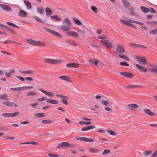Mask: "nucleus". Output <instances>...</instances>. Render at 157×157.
Segmentation results:
<instances>
[{
    "label": "nucleus",
    "mask_w": 157,
    "mask_h": 157,
    "mask_svg": "<svg viewBox=\"0 0 157 157\" xmlns=\"http://www.w3.org/2000/svg\"><path fill=\"white\" fill-rule=\"evenodd\" d=\"M125 51L124 49V46L122 44H118L116 48V51L117 52L120 53L119 55V57L122 59H129L128 57L124 55L121 54Z\"/></svg>",
    "instance_id": "1"
},
{
    "label": "nucleus",
    "mask_w": 157,
    "mask_h": 157,
    "mask_svg": "<svg viewBox=\"0 0 157 157\" xmlns=\"http://www.w3.org/2000/svg\"><path fill=\"white\" fill-rule=\"evenodd\" d=\"M62 23L66 24V26L63 25L60 26L61 29L64 31H68L71 29L70 26L71 25V22L68 18H65L63 21Z\"/></svg>",
    "instance_id": "2"
},
{
    "label": "nucleus",
    "mask_w": 157,
    "mask_h": 157,
    "mask_svg": "<svg viewBox=\"0 0 157 157\" xmlns=\"http://www.w3.org/2000/svg\"><path fill=\"white\" fill-rule=\"evenodd\" d=\"M26 41L28 43L34 46H44L45 45V44L42 42L35 41L30 39H27Z\"/></svg>",
    "instance_id": "3"
},
{
    "label": "nucleus",
    "mask_w": 157,
    "mask_h": 157,
    "mask_svg": "<svg viewBox=\"0 0 157 157\" xmlns=\"http://www.w3.org/2000/svg\"><path fill=\"white\" fill-rule=\"evenodd\" d=\"M57 97L62 98L60 100V101L63 104L67 105L68 104V102L67 100L68 99V98L67 96L64 95L62 94H57L56 95Z\"/></svg>",
    "instance_id": "4"
},
{
    "label": "nucleus",
    "mask_w": 157,
    "mask_h": 157,
    "mask_svg": "<svg viewBox=\"0 0 157 157\" xmlns=\"http://www.w3.org/2000/svg\"><path fill=\"white\" fill-rule=\"evenodd\" d=\"M44 62L49 64H57L62 62V59H45Z\"/></svg>",
    "instance_id": "5"
},
{
    "label": "nucleus",
    "mask_w": 157,
    "mask_h": 157,
    "mask_svg": "<svg viewBox=\"0 0 157 157\" xmlns=\"http://www.w3.org/2000/svg\"><path fill=\"white\" fill-rule=\"evenodd\" d=\"M43 27L48 32L53 34V35L57 37H59V38H62V35L59 33L57 32L54 31L52 30L51 29H48L47 28L45 27Z\"/></svg>",
    "instance_id": "6"
},
{
    "label": "nucleus",
    "mask_w": 157,
    "mask_h": 157,
    "mask_svg": "<svg viewBox=\"0 0 157 157\" xmlns=\"http://www.w3.org/2000/svg\"><path fill=\"white\" fill-rule=\"evenodd\" d=\"M19 114L18 112H15L14 113H5L2 114V116L4 117H14L17 116Z\"/></svg>",
    "instance_id": "7"
},
{
    "label": "nucleus",
    "mask_w": 157,
    "mask_h": 157,
    "mask_svg": "<svg viewBox=\"0 0 157 157\" xmlns=\"http://www.w3.org/2000/svg\"><path fill=\"white\" fill-rule=\"evenodd\" d=\"M101 42L103 44L106 48L109 49H111L113 47L112 43L109 40H103L101 41Z\"/></svg>",
    "instance_id": "8"
},
{
    "label": "nucleus",
    "mask_w": 157,
    "mask_h": 157,
    "mask_svg": "<svg viewBox=\"0 0 157 157\" xmlns=\"http://www.w3.org/2000/svg\"><path fill=\"white\" fill-rule=\"evenodd\" d=\"M69 145V143L67 142H62L58 145L57 148L58 149L65 148Z\"/></svg>",
    "instance_id": "9"
},
{
    "label": "nucleus",
    "mask_w": 157,
    "mask_h": 157,
    "mask_svg": "<svg viewBox=\"0 0 157 157\" xmlns=\"http://www.w3.org/2000/svg\"><path fill=\"white\" fill-rule=\"evenodd\" d=\"M66 36H71L74 38H77L78 37V34L75 31H70L67 33Z\"/></svg>",
    "instance_id": "10"
},
{
    "label": "nucleus",
    "mask_w": 157,
    "mask_h": 157,
    "mask_svg": "<svg viewBox=\"0 0 157 157\" xmlns=\"http://www.w3.org/2000/svg\"><path fill=\"white\" fill-rule=\"evenodd\" d=\"M120 74L125 77L132 78L134 77V75L132 73L129 72H122L120 73Z\"/></svg>",
    "instance_id": "11"
},
{
    "label": "nucleus",
    "mask_w": 157,
    "mask_h": 157,
    "mask_svg": "<svg viewBox=\"0 0 157 157\" xmlns=\"http://www.w3.org/2000/svg\"><path fill=\"white\" fill-rule=\"evenodd\" d=\"M0 26L2 27L3 28H6L7 30L9 32H10L11 33L14 34H16L17 33V32L13 30L11 28L6 25H4L2 24H0Z\"/></svg>",
    "instance_id": "12"
},
{
    "label": "nucleus",
    "mask_w": 157,
    "mask_h": 157,
    "mask_svg": "<svg viewBox=\"0 0 157 157\" xmlns=\"http://www.w3.org/2000/svg\"><path fill=\"white\" fill-rule=\"evenodd\" d=\"M127 106L128 107V109L131 111L134 110L135 109L134 108L139 107V106L137 105L134 103L128 104Z\"/></svg>",
    "instance_id": "13"
},
{
    "label": "nucleus",
    "mask_w": 157,
    "mask_h": 157,
    "mask_svg": "<svg viewBox=\"0 0 157 157\" xmlns=\"http://www.w3.org/2000/svg\"><path fill=\"white\" fill-rule=\"evenodd\" d=\"M38 90L41 91L42 93L45 94L46 95L50 97H52L55 96L53 92L46 91L41 89H39Z\"/></svg>",
    "instance_id": "14"
},
{
    "label": "nucleus",
    "mask_w": 157,
    "mask_h": 157,
    "mask_svg": "<svg viewBox=\"0 0 157 157\" xmlns=\"http://www.w3.org/2000/svg\"><path fill=\"white\" fill-rule=\"evenodd\" d=\"M144 112L146 114L151 116H155L156 115V114L153 113L149 109H144L143 110Z\"/></svg>",
    "instance_id": "15"
},
{
    "label": "nucleus",
    "mask_w": 157,
    "mask_h": 157,
    "mask_svg": "<svg viewBox=\"0 0 157 157\" xmlns=\"http://www.w3.org/2000/svg\"><path fill=\"white\" fill-rule=\"evenodd\" d=\"M66 66L68 67L78 68L79 67V64L77 63H67Z\"/></svg>",
    "instance_id": "16"
},
{
    "label": "nucleus",
    "mask_w": 157,
    "mask_h": 157,
    "mask_svg": "<svg viewBox=\"0 0 157 157\" xmlns=\"http://www.w3.org/2000/svg\"><path fill=\"white\" fill-rule=\"evenodd\" d=\"M0 6L5 10L7 11H12L11 7L9 6L4 4H0Z\"/></svg>",
    "instance_id": "17"
},
{
    "label": "nucleus",
    "mask_w": 157,
    "mask_h": 157,
    "mask_svg": "<svg viewBox=\"0 0 157 157\" xmlns=\"http://www.w3.org/2000/svg\"><path fill=\"white\" fill-rule=\"evenodd\" d=\"M136 66L138 68V70L140 71L143 72H145L147 71V69L144 67H143L140 65L136 64Z\"/></svg>",
    "instance_id": "18"
},
{
    "label": "nucleus",
    "mask_w": 157,
    "mask_h": 157,
    "mask_svg": "<svg viewBox=\"0 0 157 157\" xmlns=\"http://www.w3.org/2000/svg\"><path fill=\"white\" fill-rule=\"evenodd\" d=\"M60 79L66 81L68 82H71V80L70 78L67 75H61L59 77Z\"/></svg>",
    "instance_id": "19"
},
{
    "label": "nucleus",
    "mask_w": 157,
    "mask_h": 157,
    "mask_svg": "<svg viewBox=\"0 0 157 157\" xmlns=\"http://www.w3.org/2000/svg\"><path fill=\"white\" fill-rule=\"evenodd\" d=\"M19 72L22 74H28L31 75H33L34 74L33 71L32 70H29L28 71L19 70Z\"/></svg>",
    "instance_id": "20"
},
{
    "label": "nucleus",
    "mask_w": 157,
    "mask_h": 157,
    "mask_svg": "<svg viewBox=\"0 0 157 157\" xmlns=\"http://www.w3.org/2000/svg\"><path fill=\"white\" fill-rule=\"evenodd\" d=\"M135 23L139 25H144V23L142 22H140L135 21L134 20H131L130 21H128V22H127V24L126 25L129 26H130L131 23Z\"/></svg>",
    "instance_id": "21"
},
{
    "label": "nucleus",
    "mask_w": 157,
    "mask_h": 157,
    "mask_svg": "<svg viewBox=\"0 0 157 157\" xmlns=\"http://www.w3.org/2000/svg\"><path fill=\"white\" fill-rule=\"evenodd\" d=\"M46 103H50L53 105H57L59 103V102L57 100L51 99H47Z\"/></svg>",
    "instance_id": "22"
},
{
    "label": "nucleus",
    "mask_w": 157,
    "mask_h": 157,
    "mask_svg": "<svg viewBox=\"0 0 157 157\" xmlns=\"http://www.w3.org/2000/svg\"><path fill=\"white\" fill-rule=\"evenodd\" d=\"M19 16L21 17H26L27 16V13L23 10H20L19 12Z\"/></svg>",
    "instance_id": "23"
},
{
    "label": "nucleus",
    "mask_w": 157,
    "mask_h": 157,
    "mask_svg": "<svg viewBox=\"0 0 157 157\" xmlns=\"http://www.w3.org/2000/svg\"><path fill=\"white\" fill-rule=\"evenodd\" d=\"M51 20L53 21H60L62 20L61 18L59 17L57 15L55 16H52L51 17Z\"/></svg>",
    "instance_id": "24"
},
{
    "label": "nucleus",
    "mask_w": 157,
    "mask_h": 157,
    "mask_svg": "<svg viewBox=\"0 0 157 157\" xmlns=\"http://www.w3.org/2000/svg\"><path fill=\"white\" fill-rule=\"evenodd\" d=\"M65 42L74 46H77V44L72 40H67L65 41Z\"/></svg>",
    "instance_id": "25"
},
{
    "label": "nucleus",
    "mask_w": 157,
    "mask_h": 157,
    "mask_svg": "<svg viewBox=\"0 0 157 157\" xmlns=\"http://www.w3.org/2000/svg\"><path fill=\"white\" fill-rule=\"evenodd\" d=\"M46 15L48 17L50 16L52 13V12L49 7H46L45 8Z\"/></svg>",
    "instance_id": "26"
},
{
    "label": "nucleus",
    "mask_w": 157,
    "mask_h": 157,
    "mask_svg": "<svg viewBox=\"0 0 157 157\" xmlns=\"http://www.w3.org/2000/svg\"><path fill=\"white\" fill-rule=\"evenodd\" d=\"M2 104L9 107H11L13 105L14 103L11 102L9 101H3L2 102Z\"/></svg>",
    "instance_id": "27"
},
{
    "label": "nucleus",
    "mask_w": 157,
    "mask_h": 157,
    "mask_svg": "<svg viewBox=\"0 0 157 157\" xmlns=\"http://www.w3.org/2000/svg\"><path fill=\"white\" fill-rule=\"evenodd\" d=\"M34 115L38 117H45L46 114L44 113H37L35 114Z\"/></svg>",
    "instance_id": "28"
},
{
    "label": "nucleus",
    "mask_w": 157,
    "mask_h": 157,
    "mask_svg": "<svg viewBox=\"0 0 157 157\" xmlns=\"http://www.w3.org/2000/svg\"><path fill=\"white\" fill-rule=\"evenodd\" d=\"M152 153V150L145 151L143 152V155L144 156L147 157L151 154Z\"/></svg>",
    "instance_id": "29"
},
{
    "label": "nucleus",
    "mask_w": 157,
    "mask_h": 157,
    "mask_svg": "<svg viewBox=\"0 0 157 157\" xmlns=\"http://www.w3.org/2000/svg\"><path fill=\"white\" fill-rule=\"evenodd\" d=\"M94 63L95 65H98V67H103L104 66L103 63L101 62L99 60L96 61Z\"/></svg>",
    "instance_id": "30"
},
{
    "label": "nucleus",
    "mask_w": 157,
    "mask_h": 157,
    "mask_svg": "<svg viewBox=\"0 0 157 157\" xmlns=\"http://www.w3.org/2000/svg\"><path fill=\"white\" fill-rule=\"evenodd\" d=\"M24 3L26 5V6L29 9H31L32 8L31 4L30 2L27 0H25L24 1Z\"/></svg>",
    "instance_id": "31"
},
{
    "label": "nucleus",
    "mask_w": 157,
    "mask_h": 157,
    "mask_svg": "<svg viewBox=\"0 0 157 157\" xmlns=\"http://www.w3.org/2000/svg\"><path fill=\"white\" fill-rule=\"evenodd\" d=\"M0 99L7 100H8V97L7 95L6 94H1L0 95Z\"/></svg>",
    "instance_id": "32"
},
{
    "label": "nucleus",
    "mask_w": 157,
    "mask_h": 157,
    "mask_svg": "<svg viewBox=\"0 0 157 157\" xmlns=\"http://www.w3.org/2000/svg\"><path fill=\"white\" fill-rule=\"evenodd\" d=\"M37 144V143L35 142V141H29V142H24L23 143H21L20 144Z\"/></svg>",
    "instance_id": "33"
},
{
    "label": "nucleus",
    "mask_w": 157,
    "mask_h": 157,
    "mask_svg": "<svg viewBox=\"0 0 157 157\" xmlns=\"http://www.w3.org/2000/svg\"><path fill=\"white\" fill-rule=\"evenodd\" d=\"M140 87V85H132L128 86L127 87L131 89H134Z\"/></svg>",
    "instance_id": "34"
},
{
    "label": "nucleus",
    "mask_w": 157,
    "mask_h": 157,
    "mask_svg": "<svg viewBox=\"0 0 157 157\" xmlns=\"http://www.w3.org/2000/svg\"><path fill=\"white\" fill-rule=\"evenodd\" d=\"M138 61L140 64L145 65L147 63V59H138Z\"/></svg>",
    "instance_id": "35"
},
{
    "label": "nucleus",
    "mask_w": 157,
    "mask_h": 157,
    "mask_svg": "<svg viewBox=\"0 0 157 157\" xmlns=\"http://www.w3.org/2000/svg\"><path fill=\"white\" fill-rule=\"evenodd\" d=\"M140 9L144 13H146L148 12V8L144 6H141Z\"/></svg>",
    "instance_id": "36"
},
{
    "label": "nucleus",
    "mask_w": 157,
    "mask_h": 157,
    "mask_svg": "<svg viewBox=\"0 0 157 157\" xmlns=\"http://www.w3.org/2000/svg\"><path fill=\"white\" fill-rule=\"evenodd\" d=\"M89 150L90 152L94 153H97L99 152L98 150L94 147L90 148Z\"/></svg>",
    "instance_id": "37"
},
{
    "label": "nucleus",
    "mask_w": 157,
    "mask_h": 157,
    "mask_svg": "<svg viewBox=\"0 0 157 157\" xmlns=\"http://www.w3.org/2000/svg\"><path fill=\"white\" fill-rule=\"evenodd\" d=\"M42 122L45 124H49L52 123V120H43Z\"/></svg>",
    "instance_id": "38"
},
{
    "label": "nucleus",
    "mask_w": 157,
    "mask_h": 157,
    "mask_svg": "<svg viewBox=\"0 0 157 157\" xmlns=\"http://www.w3.org/2000/svg\"><path fill=\"white\" fill-rule=\"evenodd\" d=\"M75 23L78 25H82V23L81 22L78 20V19L76 18H73V19Z\"/></svg>",
    "instance_id": "39"
},
{
    "label": "nucleus",
    "mask_w": 157,
    "mask_h": 157,
    "mask_svg": "<svg viewBox=\"0 0 157 157\" xmlns=\"http://www.w3.org/2000/svg\"><path fill=\"white\" fill-rule=\"evenodd\" d=\"M146 23L151 25L152 26H154L157 25V21H147L146 22Z\"/></svg>",
    "instance_id": "40"
},
{
    "label": "nucleus",
    "mask_w": 157,
    "mask_h": 157,
    "mask_svg": "<svg viewBox=\"0 0 157 157\" xmlns=\"http://www.w3.org/2000/svg\"><path fill=\"white\" fill-rule=\"evenodd\" d=\"M10 89L14 91H19L22 90V87H19L17 88H11Z\"/></svg>",
    "instance_id": "41"
},
{
    "label": "nucleus",
    "mask_w": 157,
    "mask_h": 157,
    "mask_svg": "<svg viewBox=\"0 0 157 157\" xmlns=\"http://www.w3.org/2000/svg\"><path fill=\"white\" fill-rule=\"evenodd\" d=\"M94 140L92 138H89L87 137H84V142H93Z\"/></svg>",
    "instance_id": "42"
},
{
    "label": "nucleus",
    "mask_w": 157,
    "mask_h": 157,
    "mask_svg": "<svg viewBox=\"0 0 157 157\" xmlns=\"http://www.w3.org/2000/svg\"><path fill=\"white\" fill-rule=\"evenodd\" d=\"M3 43L4 44H9L12 43H17V42L11 40H5L3 42Z\"/></svg>",
    "instance_id": "43"
},
{
    "label": "nucleus",
    "mask_w": 157,
    "mask_h": 157,
    "mask_svg": "<svg viewBox=\"0 0 157 157\" xmlns=\"http://www.w3.org/2000/svg\"><path fill=\"white\" fill-rule=\"evenodd\" d=\"M6 23L8 25H9L11 27H15V28H19V26L16 25H15V24H14L13 23L10 22H7Z\"/></svg>",
    "instance_id": "44"
},
{
    "label": "nucleus",
    "mask_w": 157,
    "mask_h": 157,
    "mask_svg": "<svg viewBox=\"0 0 157 157\" xmlns=\"http://www.w3.org/2000/svg\"><path fill=\"white\" fill-rule=\"evenodd\" d=\"M107 132L109 134L112 136H116L117 135V133L116 132L113 131L111 130H107Z\"/></svg>",
    "instance_id": "45"
},
{
    "label": "nucleus",
    "mask_w": 157,
    "mask_h": 157,
    "mask_svg": "<svg viewBox=\"0 0 157 157\" xmlns=\"http://www.w3.org/2000/svg\"><path fill=\"white\" fill-rule=\"evenodd\" d=\"M27 95L28 96H36L37 95V93L36 92L34 91H30L28 92Z\"/></svg>",
    "instance_id": "46"
},
{
    "label": "nucleus",
    "mask_w": 157,
    "mask_h": 157,
    "mask_svg": "<svg viewBox=\"0 0 157 157\" xmlns=\"http://www.w3.org/2000/svg\"><path fill=\"white\" fill-rule=\"evenodd\" d=\"M91 10L92 11L95 13H98V11L97 8L95 6H91Z\"/></svg>",
    "instance_id": "47"
},
{
    "label": "nucleus",
    "mask_w": 157,
    "mask_h": 157,
    "mask_svg": "<svg viewBox=\"0 0 157 157\" xmlns=\"http://www.w3.org/2000/svg\"><path fill=\"white\" fill-rule=\"evenodd\" d=\"M101 103L102 105L105 106H107L109 104L108 101L104 100H101Z\"/></svg>",
    "instance_id": "48"
},
{
    "label": "nucleus",
    "mask_w": 157,
    "mask_h": 157,
    "mask_svg": "<svg viewBox=\"0 0 157 157\" xmlns=\"http://www.w3.org/2000/svg\"><path fill=\"white\" fill-rule=\"evenodd\" d=\"M34 18L35 19V20L38 22H40V23H45V22L41 20L40 18H39L37 16H35L34 17Z\"/></svg>",
    "instance_id": "49"
},
{
    "label": "nucleus",
    "mask_w": 157,
    "mask_h": 157,
    "mask_svg": "<svg viewBox=\"0 0 157 157\" xmlns=\"http://www.w3.org/2000/svg\"><path fill=\"white\" fill-rule=\"evenodd\" d=\"M149 33L151 35H154L157 34V29L154 30H153L149 32Z\"/></svg>",
    "instance_id": "50"
},
{
    "label": "nucleus",
    "mask_w": 157,
    "mask_h": 157,
    "mask_svg": "<svg viewBox=\"0 0 157 157\" xmlns=\"http://www.w3.org/2000/svg\"><path fill=\"white\" fill-rule=\"evenodd\" d=\"M33 87L32 86L22 87V90H23L32 89L33 88Z\"/></svg>",
    "instance_id": "51"
},
{
    "label": "nucleus",
    "mask_w": 157,
    "mask_h": 157,
    "mask_svg": "<svg viewBox=\"0 0 157 157\" xmlns=\"http://www.w3.org/2000/svg\"><path fill=\"white\" fill-rule=\"evenodd\" d=\"M123 4L124 6L126 7H128L130 6L129 3L126 1H124L123 2Z\"/></svg>",
    "instance_id": "52"
},
{
    "label": "nucleus",
    "mask_w": 157,
    "mask_h": 157,
    "mask_svg": "<svg viewBox=\"0 0 157 157\" xmlns=\"http://www.w3.org/2000/svg\"><path fill=\"white\" fill-rule=\"evenodd\" d=\"M48 156L49 157H58L59 156L58 155L51 153L48 154Z\"/></svg>",
    "instance_id": "53"
},
{
    "label": "nucleus",
    "mask_w": 157,
    "mask_h": 157,
    "mask_svg": "<svg viewBox=\"0 0 157 157\" xmlns=\"http://www.w3.org/2000/svg\"><path fill=\"white\" fill-rule=\"evenodd\" d=\"M110 152V151L109 150L106 149L102 153V155H106L109 153Z\"/></svg>",
    "instance_id": "54"
},
{
    "label": "nucleus",
    "mask_w": 157,
    "mask_h": 157,
    "mask_svg": "<svg viewBox=\"0 0 157 157\" xmlns=\"http://www.w3.org/2000/svg\"><path fill=\"white\" fill-rule=\"evenodd\" d=\"M120 65L121 66H128L129 64L126 62H121L120 63Z\"/></svg>",
    "instance_id": "55"
},
{
    "label": "nucleus",
    "mask_w": 157,
    "mask_h": 157,
    "mask_svg": "<svg viewBox=\"0 0 157 157\" xmlns=\"http://www.w3.org/2000/svg\"><path fill=\"white\" fill-rule=\"evenodd\" d=\"M37 11L39 13L41 14H42L43 13V9L42 8H37Z\"/></svg>",
    "instance_id": "56"
},
{
    "label": "nucleus",
    "mask_w": 157,
    "mask_h": 157,
    "mask_svg": "<svg viewBox=\"0 0 157 157\" xmlns=\"http://www.w3.org/2000/svg\"><path fill=\"white\" fill-rule=\"evenodd\" d=\"M97 60H96V59H90L89 62L90 63V64L91 65H95V63L96 61H97Z\"/></svg>",
    "instance_id": "57"
},
{
    "label": "nucleus",
    "mask_w": 157,
    "mask_h": 157,
    "mask_svg": "<svg viewBox=\"0 0 157 157\" xmlns=\"http://www.w3.org/2000/svg\"><path fill=\"white\" fill-rule=\"evenodd\" d=\"M150 157H157V150L154 151Z\"/></svg>",
    "instance_id": "58"
},
{
    "label": "nucleus",
    "mask_w": 157,
    "mask_h": 157,
    "mask_svg": "<svg viewBox=\"0 0 157 157\" xmlns=\"http://www.w3.org/2000/svg\"><path fill=\"white\" fill-rule=\"evenodd\" d=\"M38 103L36 102L33 104H31L30 105L32 107L34 108L36 107L38 105Z\"/></svg>",
    "instance_id": "59"
},
{
    "label": "nucleus",
    "mask_w": 157,
    "mask_h": 157,
    "mask_svg": "<svg viewBox=\"0 0 157 157\" xmlns=\"http://www.w3.org/2000/svg\"><path fill=\"white\" fill-rule=\"evenodd\" d=\"M150 126L154 128H157V123H152L150 124Z\"/></svg>",
    "instance_id": "60"
},
{
    "label": "nucleus",
    "mask_w": 157,
    "mask_h": 157,
    "mask_svg": "<svg viewBox=\"0 0 157 157\" xmlns=\"http://www.w3.org/2000/svg\"><path fill=\"white\" fill-rule=\"evenodd\" d=\"M16 77L20 80L22 82H24L25 81V78L22 77L17 76Z\"/></svg>",
    "instance_id": "61"
},
{
    "label": "nucleus",
    "mask_w": 157,
    "mask_h": 157,
    "mask_svg": "<svg viewBox=\"0 0 157 157\" xmlns=\"http://www.w3.org/2000/svg\"><path fill=\"white\" fill-rule=\"evenodd\" d=\"M25 79L30 82H32L33 80V78L31 77H26Z\"/></svg>",
    "instance_id": "62"
},
{
    "label": "nucleus",
    "mask_w": 157,
    "mask_h": 157,
    "mask_svg": "<svg viewBox=\"0 0 157 157\" xmlns=\"http://www.w3.org/2000/svg\"><path fill=\"white\" fill-rule=\"evenodd\" d=\"M149 11L153 13H156V11L155 10L152 8H150L148 9V12Z\"/></svg>",
    "instance_id": "63"
},
{
    "label": "nucleus",
    "mask_w": 157,
    "mask_h": 157,
    "mask_svg": "<svg viewBox=\"0 0 157 157\" xmlns=\"http://www.w3.org/2000/svg\"><path fill=\"white\" fill-rule=\"evenodd\" d=\"M150 71L152 72H155L157 74V68H151Z\"/></svg>",
    "instance_id": "64"
}]
</instances>
